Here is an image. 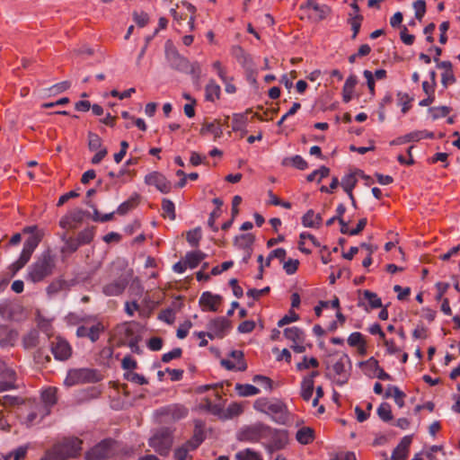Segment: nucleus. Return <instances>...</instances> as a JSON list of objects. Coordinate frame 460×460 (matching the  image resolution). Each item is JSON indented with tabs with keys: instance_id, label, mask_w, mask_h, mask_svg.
<instances>
[{
	"instance_id": "f257e3e1",
	"label": "nucleus",
	"mask_w": 460,
	"mask_h": 460,
	"mask_svg": "<svg viewBox=\"0 0 460 460\" xmlns=\"http://www.w3.org/2000/svg\"><path fill=\"white\" fill-rule=\"evenodd\" d=\"M56 268V255L50 249L42 252L28 267L25 279L39 283L52 275Z\"/></svg>"
},
{
	"instance_id": "f03ea898",
	"label": "nucleus",
	"mask_w": 460,
	"mask_h": 460,
	"mask_svg": "<svg viewBox=\"0 0 460 460\" xmlns=\"http://www.w3.org/2000/svg\"><path fill=\"white\" fill-rule=\"evenodd\" d=\"M253 407L256 411L269 415L278 424H286L289 415L286 404L278 399L259 398Z\"/></svg>"
},
{
	"instance_id": "7ed1b4c3",
	"label": "nucleus",
	"mask_w": 460,
	"mask_h": 460,
	"mask_svg": "<svg viewBox=\"0 0 460 460\" xmlns=\"http://www.w3.org/2000/svg\"><path fill=\"white\" fill-rule=\"evenodd\" d=\"M82 450V440L77 438H67L56 444L49 452L56 460H66L76 457Z\"/></svg>"
},
{
	"instance_id": "20e7f679",
	"label": "nucleus",
	"mask_w": 460,
	"mask_h": 460,
	"mask_svg": "<svg viewBox=\"0 0 460 460\" xmlns=\"http://www.w3.org/2000/svg\"><path fill=\"white\" fill-rule=\"evenodd\" d=\"M172 430L169 428L158 429L149 439V446L159 455L168 456L172 445Z\"/></svg>"
},
{
	"instance_id": "39448f33",
	"label": "nucleus",
	"mask_w": 460,
	"mask_h": 460,
	"mask_svg": "<svg viewBox=\"0 0 460 460\" xmlns=\"http://www.w3.org/2000/svg\"><path fill=\"white\" fill-rule=\"evenodd\" d=\"M270 427L263 423H255L253 425L243 428L237 435L240 441L258 442L261 438H268Z\"/></svg>"
},
{
	"instance_id": "423d86ee",
	"label": "nucleus",
	"mask_w": 460,
	"mask_h": 460,
	"mask_svg": "<svg viewBox=\"0 0 460 460\" xmlns=\"http://www.w3.org/2000/svg\"><path fill=\"white\" fill-rule=\"evenodd\" d=\"M99 381L96 370L90 368H78L70 370L65 379V385L73 386L77 384L95 383Z\"/></svg>"
},
{
	"instance_id": "0eeeda50",
	"label": "nucleus",
	"mask_w": 460,
	"mask_h": 460,
	"mask_svg": "<svg viewBox=\"0 0 460 460\" xmlns=\"http://www.w3.org/2000/svg\"><path fill=\"white\" fill-rule=\"evenodd\" d=\"M188 410L180 404H170L156 410L155 415L161 422L176 421L187 416Z\"/></svg>"
},
{
	"instance_id": "6e6552de",
	"label": "nucleus",
	"mask_w": 460,
	"mask_h": 460,
	"mask_svg": "<svg viewBox=\"0 0 460 460\" xmlns=\"http://www.w3.org/2000/svg\"><path fill=\"white\" fill-rule=\"evenodd\" d=\"M231 328L230 321L225 317H217L208 323L207 336L209 339L224 338Z\"/></svg>"
},
{
	"instance_id": "1a4fd4ad",
	"label": "nucleus",
	"mask_w": 460,
	"mask_h": 460,
	"mask_svg": "<svg viewBox=\"0 0 460 460\" xmlns=\"http://www.w3.org/2000/svg\"><path fill=\"white\" fill-rule=\"evenodd\" d=\"M268 438H270V442L266 446V449L270 454L274 451L283 449L288 442V433L283 429H274L270 428Z\"/></svg>"
},
{
	"instance_id": "9d476101",
	"label": "nucleus",
	"mask_w": 460,
	"mask_h": 460,
	"mask_svg": "<svg viewBox=\"0 0 460 460\" xmlns=\"http://www.w3.org/2000/svg\"><path fill=\"white\" fill-rule=\"evenodd\" d=\"M130 274H121L113 281L107 283L102 288V292L108 296H117L121 295L127 288Z\"/></svg>"
},
{
	"instance_id": "9b49d317",
	"label": "nucleus",
	"mask_w": 460,
	"mask_h": 460,
	"mask_svg": "<svg viewBox=\"0 0 460 460\" xmlns=\"http://www.w3.org/2000/svg\"><path fill=\"white\" fill-rule=\"evenodd\" d=\"M112 441L109 439L102 440L91 450L86 452V460H103L108 458L111 454Z\"/></svg>"
},
{
	"instance_id": "f8f14e48",
	"label": "nucleus",
	"mask_w": 460,
	"mask_h": 460,
	"mask_svg": "<svg viewBox=\"0 0 460 460\" xmlns=\"http://www.w3.org/2000/svg\"><path fill=\"white\" fill-rule=\"evenodd\" d=\"M51 352L57 360L65 361L71 357L72 348L66 340L58 337L51 342Z\"/></svg>"
},
{
	"instance_id": "ddd939ff",
	"label": "nucleus",
	"mask_w": 460,
	"mask_h": 460,
	"mask_svg": "<svg viewBox=\"0 0 460 460\" xmlns=\"http://www.w3.org/2000/svg\"><path fill=\"white\" fill-rule=\"evenodd\" d=\"M147 185L155 186L162 193H169L172 190V183L164 175L158 172H153L145 177Z\"/></svg>"
},
{
	"instance_id": "4468645a",
	"label": "nucleus",
	"mask_w": 460,
	"mask_h": 460,
	"mask_svg": "<svg viewBox=\"0 0 460 460\" xmlns=\"http://www.w3.org/2000/svg\"><path fill=\"white\" fill-rule=\"evenodd\" d=\"M166 58L172 68L180 72H188L190 62L188 59L181 56L176 50H167Z\"/></svg>"
},
{
	"instance_id": "2eb2a0df",
	"label": "nucleus",
	"mask_w": 460,
	"mask_h": 460,
	"mask_svg": "<svg viewBox=\"0 0 460 460\" xmlns=\"http://www.w3.org/2000/svg\"><path fill=\"white\" fill-rule=\"evenodd\" d=\"M222 297L219 295H213L211 292H203L199 297V305L204 311L216 312L221 304Z\"/></svg>"
},
{
	"instance_id": "dca6fc26",
	"label": "nucleus",
	"mask_w": 460,
	"mask_h": 460,
	"mask_svg": "<svg viewBox=\"0 0 460 460\" xmlns=\"http://www.w3.org/2000/svg\"><path fill=\"white\" fill-rule=\"evenodd\" d=\"M42 403H38L39 408L43 410V415H48L50 412L49 408L57 402V389L55 387H49L41 394Z\"/></svg>"
},
{
	"instance_id": "f3484780",
	"label": "nucleus",
	"mask_w": 460,
	"mask_h": 460,
	"mask_svg": "<svg viewBox=\"0 0 460 460\" xmlns=\"http://www.w3.org/2000/svg\"><path fill=\"white\" fill-rule=\"evenodd\" d=\"M103 327L101 323L94 324L91 327L82 325L76 329V336L79 338L87 337L92 342H95L99 339Z\"/></svg>"
},
{
	"instance_id": "a211bd4d",
	"label": "nucleus",
	"mask_w": 460,
	"mask_h": 460,
	"mask_svg": "<svg viewBox=\"0 0 460 460\" xmlns=\"http://www.w3.org/2000/svg\"><path fill=\"white\" fill-rule=\"evenodd\" d=\"M200 134H212L215 139H218L223 136V128L219 120L206 121L202 124Z\"/></svg>"
},
{
	"instance_id": "6ab92c4d",
	"label": "nucleus",
	"mask_w": 460,
	"mask_h": 460,
	"mask_svg": "<svg viewBox=\"0 0 460 460\" xmlns=\"http://www.w3.org/2000/svg\"><path fill=\"white\" fill-rule=\"evenodd\" d=\"M203 428L204 425L202 421L197 420L195 422L193 436L187 441V447H192V450H196L205 439Z\"/></svg>"
},
{
	"instance_id": "aec40b11",
	"label": "nucleus",
	"mask_w": 460,
	"mask_h": 460,
	"mask_svg": "<svg viewBox=\"0 0 460 460\" xmlns=\"http://www.w3.org/2000/svg\"><path fill=\"white\" fill-rule=\"evenodd\" d=\"M362 294L364 299H366L368 303V307L365 305L364 302L361 301V299L358 304L359 307H364L366 311H368L369 308L376 309L383 306L381 298L377 296L376 293H374L370 290H364Z\"/></svg>"
},
{
	"instance_id": "412c9836",
	"label": "nucleus",
	"mask_w": 460,
	"mask_h": 460,
	"mask_svg": "<svg viewBox=\"0 0 460 460\" xmlns=\"http://www.w3.org/2000/svg\"><path fill=\"white\" fill-rule=\"evenodd\" d=\"M332 368L336 376L349 373L351 369V359L349 355L343 353L340 358L332 365Z\"/></svg>"
},
{
	"instance_id": "4be33fe9",
	"label": "nucleus",
	"mask_w": 460,
	"mask_h": 460,
	"mask_svg": "<svg viewBox=\"0 0 460 460\" xmlns=\"http://www.w3.org/2000/svg\"><path fill=\"white\" fill-rule=\"evenodd\" d=\"M300 8H312L314 11L317 13L318 20L325 19L327 15L331 13V9L327 5L318 4L314 0H307L305 3L301 4Z\"/></svg>"
},
{
	"instance_id": "5701e85b",
	"label": "nucleus",
	"mask_w": 460,
	"mask_h": 460,
	"mask_svg": "<svg viewBox=\"0 0 460 460\" xmlns=\"http://www.w3.org/2000/svg\"><path fill=\"white\" fill-rule=\"evenodd\" d=\"M357 84L358 78L355 75H350L347 78L342 89V98L344 102H349L352 99L354 88Z\"/></svg>"
},
{
	"instance_id": "b1692460",
	"label": "nucleus",
	"mask_w": 460,
	"mask_h": 460,
	"mask_svg": "<svg viewBox=\"0 0 460 460\" xmlns=\"http://www.w3.org/2000/svg\"><path fill=\"white\" fill-rule=\"evenodd\" d=\"M322 216L315 214L313 209H309L302 217V224L305 227H319L322 223Z\"/></svg>"
},
{
	"instance_id": "393cba45",
	"label": "nucleus",
	"mask_w": 460,
	"mask_h": 460,
	"mask_svg": "<svg viewBox=\"0 0 460 460\" xmlns=\"http://www.w3.org/2000/svg\"><path fill=\"white\" fill-rule=\"evenodd\" d=\"M207 257V254L201 251H193L186 253L184 260L187 267L190 269L196 268L201 261Z\"/></svg>"
},
{
	"instance_id": "a878e982",
	"label": "nucleus",
	"mask_w": 460,
	"mask_h": 460,
	"mask_svg": "<svg viewBox=\"0 0 460 460\" xmlns=\"http://www.w3.org/2000/svg\"><path fill=\"white\" fill-rule=\"evenodd\" d=\"M284 335L288 340L291 341L293 343L305 342V332L296 326L286 328L284 330Z\"/></svg>"
},
{
	"instance_id": "bb28decb",
	"label": "nucleus",
	"mask_w": 460,
	"mask_h": 460,
	"mask_svg": "<svg viewBox=\"0 0 460 460\" xmlns=\"http://www.w3.org/2000/svg\"><path fill=\"white\" fill-rule=\"evenodd\" d=\"M281 164L283 166L292 165L293 167L301 171L305 170L308 166L307 162L301 155H296L291 157H285L282 160Z\"/></svg>"
},
{
	"instance_id": "cd10ccee",
	"label": "nucleus",
	"mask_w": 460,
	"mask_h": 460,
	"mask_svg": "<svg viewBox=\"0 0 460 460\" xmlns=\"http://www.w3.org/2000/svg\"><path fill=\"white\" fill-rule=\"evenodd\" d=\"M348 344L350 347H358L359 353L362 355L366 354V341L360 332H352L348 338Z\"/></svg>"
},
{
	"instance_id": "c85d7f7f",
	"label": "nucleus",
	"mask_w": 460,
	"mask_h": 460,
	"mask_svg": "<svg viewBox=\"0 0 460 460\" xmlns=\"http://www.w3.org/2000/svg\"><path fill=\"white\" fill-rule=\"evenodd\" d=\"M297 441L303 445H307L314 440V430L309 427H303L296 432Z\"/></svg>"
},
{
	"instance_id": "c756f323",
	"label": "nucleus",
	"mask_w": 460,
	"mask_h": 460,
	"mask_svg": "<svg viewBox=\"0 0 460 460\" xmlns=\"http://www.w3.org/2000/svg\"><path fill=\"white\" fill-rule=\"evenodd\" d=\"M235 391L240 396L243 397H248V396H253L260 393V389L256 386L249 384H236L235 385Z\"/></svg>"
},
{
	"instance_id": "7c9ffc66",
	"label": "nucleus",
	"mask_w": 460,
	"mask_h": 460,
	"mask_svg": "<svg viewBox=\"0 0 460 460\" xmlns=\"http://www.w3.org/2000/svg\"><path fill=\"white\" fill-rule=\"evenodd\" d=\"M255 237L252 234H242L235 237L234 245L240 249H249L253 243Z\"/></svg>"
},
{
	"instance_id": "2f4dec72",
	"label": "nucleus",
	"mask_w": 460,
	"mask_h": 460,
	"mask_svg": "<svg viewBox=\"0 0 460 460\" xmlns=\"http://www.w3.org/2000/svg\"><path fill=\"white\" fill-rule=\"evenodd\" d=\"M205 92L206 100L214 102L215 100L219 98L221 88L217 84H216L214 80H210L206 86Z\"/></svg>"
},
{
	"instance_id": "473e14b6",
	"label": "nucleus",
	"mask_w": 460,
	"mask_h": 460,
	"mask_svg": "<svg viewBox=\"0 0 460 460\" xmlns=\"http://www.w3.org/2000/svg\"><path fill=\"white\" fill-rule=\"evenodd\" d=\"M366 365L368 367H374L375 368V376L380 380H391L392 376L386 373L378 364V361L374 358H370Z\"/></svg>"
},
{
	"instance_id": "72a5a7b5",
	"label": "nucleus",
	"mask_w": 460,
	"mask_h": 460,
	"mask_svg": "<svg viewBox=\"0 0 460 460\" xmlns=\"http://www.w3.org/2000/svg\"><path fill=\"white\" fill-rule=\"evenodd\" d=\"M393 396L394 399V402L395 403L399 406V407H402L403 404H404V397H405V394L401 391L397 386H389L386 393H385V397L388 398V397H391Z\"/></svg>"
},
{
	"instance_id": "f704fd0d",
	"label": "nucleus",
	"mask_w": 460,
	"mask_h": 460,
	"mask_svg": "<svg viewBox=\"0 0 460 460\" xmlns=\"http://www.w3.org/2000/svg\"><path fill=\"white\" fill-rule=\"evenodd\" d=\"M40 333L37 330L30 331L22 340V343L25 349L35 348L39 344Z\"/></svg>"
},
{
	"instance_id": "c9c22d12",
	"label": "nucleus",
	"mask_w": 460,
	"mask_h": 460,
	"mask_svg": "<svg viewBox=\"0 0 460 460\" xmlns=\"http://www.w3.org/2000/svg\"><path fill=\"white\" fill-rule=\"evenodd\" d=\"M314 381L311 378H304L301 383V396L305 401H309L314 393Z\"/></svg>"
},
{
	"instance_id": "e433bc0d",
	"label": "nucleus",
	"mask_w": 460,
	"mask_h": 460,
	"mask_svg": "<svg viewBox=\"0 0 460 460\" xmlns=\"http://www.w3.org/2000/svg\"><path fill=\"white\" fill-rule=\"evenodd\" d=\"M66 282L63 279H55L53 280L46 288L47 294L49 296H53L59 293L60 291L66 288Z\"/></svg>"
},
{
	"instance_id": "4c0bfd02",
	"label": "nucleus",
	"mask_w": 460,
	"mask_h": 460,
	"mask_svg": "<svg viewBox=\"0 0 460 460\" xmlns=\"http://www.w3.org/2000/svg\"><path fill=\"white\" fill-rule=\"evenodd\" d=\"M235 458L236 460H262L261 454L251 448H246L237 452L235 454Z\"/></svg>"
},
{
	"instance_id": "58836bf2",
	"label": "nucleus",
	"mask_w": 460,
	"mask_h": 460,
	"mask_svg": "<svg viewBox=\"0 0 460 460\" xmlns=\"http://www.w3.org/2000/svg\"><path fill=\"white\" fill-rule=\"evenodd\" d=\"M193 451L192 447H187V441L175 448L173 452V457L175 460H188L190 456V452Z\"/></svg>"
},
{
	"instance_id": "ea45409f",
	"label": "nucleus",
	"mask_w": 460,
	"mask_h": 460,
	"mask_svg": "<svg viewBox=\"0 0 460 460\" xmlns=\"http://www.w3.org/2000/svg\"><path fill=\"white\" fill-rule=\"evenodd\" d=\"M247 124V118L245 114H234L232 121V128L234 131L243 130Z\"/></svg>"
},
{
	"instance_id": "a19ab883",
	"label": "nucleus",
	"mask_w": 460,
	"mask_h": 460,
	"mask_svg": "<svg viewBox=\"0 0 460 460\" xmlns=\"http://www.w3.org/2000/svg\"><path fill=\"white\" fill-rule=\"evenodd\" d=\"M119 334L120 335V339L124 344L129 342L131 338H137L139 336L137 334L136 331L128 325L121 327L119 331Z\"/></svg>"
},
{
	"instance_id": "79ce46f5",
	"label": "nucleus",
	"mask_w": 460,
	"mask_h": 460,
	"mask_svg": "<svg viewBox=\"0 0 460 460\" xmlns=\"http://www.w3.org/2000/svg\"><path fill=\"white\" fill-rule=\"evenodd\" d=\"M163 216L167 217L171 220L175 218V206L172 201L164 199L162 202Z\"/></svg>"
},
{
	"instance_id": "37998d69",
	"label": "nucleus",
	"mask_w": 460,
	"mask_h": 460,
	"mask_svg": "<svg viewBox=\"0 0 460 460\" xmlns=\"http://www.w3.org/2000/svg\"><path fill=\"white\" fill-rule=\"evenodd\" d=\"M363 20V16L361 14H356L353 15L352 13L349 14V22L351 26V30L353 31V34L351 38L354 40L356 39L358 33L359 32L361 22Z\"/></svg>"
},
{
	"instance_id": "c03bdc74",
	"label": "nucleus",
	"mask_w": 460,
	"mask_h": 460,
	"mask_svg": "<svg viewBox=\"0 0 460 460\" xmlns=\"http://www.w3.org/2000/svg\"><path fill=\"white\" fill-rule=\"evenodd\" d=\"M201 237H202L201 229L199 227H197V228L192 229L187 233L186 239H187V242L192 247H198Z\"/></svg>"
},
{
	"instance_id": "a18cd8bd",
	"label": "nucleus",
	"mask_w": 460,
	"mask_h": 460,
	"mask_svg": "<svg viewBox=\"0 0 460 460\" xmlns=\"http://www.w3.org/2000/svg\"><path fill=\"white\" fill-rule=\"evenodd\" d=\"M357 184V179L354 173H349L341 179V186L343 190L348 192H352V190Z\"/></svg>"
},
{
	"instance_id": "49530a36",
	"label": "nucleus",
	"mask_w": 460,
	"mask_h": 460,
	"mask_svg": "<svg viewBox=\"0 0 460 460\" xmlns=\"http://www.w3.org/2000/svg\"><path fill=\"white\" fill-rule=\"evenodd\" d=\"M46 415H43V410L39 408V404H36L34 408L27 414L26 423L28 426L32 425L40 417V420L43 419Z\"/></svg>"
},
{
	"instance_id": "de8ad7c7",
	"label": "nucleus",
	"mask_w": 460,
	"mask_h": 460,
	"mask_svg": "<svg viewBox=\"0 0 460 460\" xmlns=\"http://www.w3.org/2000/svg\"><path fill=\"white\" fill-rule=\"evenodd\" d=\"M201 407L214 415L219 414L223 409V406L220 403H214L208 398H205L202 401Z\"/></svg>"
},
{
	"instance_id": "09e8293b",
	"label": "nucleus",
	"mask_w": 460,
	"mask_h": 460,
	"mask_svg": "<svg viewBox=\"0 0 460 460\" xmlns=\"http://www.w3.org/2000/svg\"><path fill=\"white\" fill-rule=\"evenodd\" d=\"M88 146L91 151H97L102 149V138L95 133H88Z\"/></svg>"
},
{
	"instance_id": "8fccbe9b",
	"label": "nucleus",
	"mask_w": 460,
	"mask_h": 460,
	"mask_svg": "<svg viewBox=\"0 0 460 460\" xmlns=\"http://www.w3.org/2000/svg\"><path fill=\"white\" fill-rule=\"evenodd\" d=\"M415 11V18L421 22L426 13V2L424 0H416L412 3Z\"/></svg>"
},
{
	"instance_id": "3c124183",
	"label": "nucleus",
	"mask_w": 460,
	"mask_h": 460,
	"mask_svg": "<svg viewBox=\"0 0 460 460\" xmlns=\"http://www.w3.org/2000/svg\"><path fill=\"white\" fill-rule=\"evenodd\" d=\"M28 447L25 446L19 447L13 452L4 456V460H21L25 457Z\"/></svg>"
},
{
	"instance_id": "603ef678",
	"label": "nucleus",
	"mask_w": 460,
	"mask_h": 460,
	"mask_svg": "<svg viewBox=\"0 0 460 460\" xmlns=\"http://www.w3.org/2000/svg\"><path fill=\"white\" fill-rule=\"evenodd\" d=\"M377 414L379 418L384 421L391 420L393 418L391 406L386 402L381 403L380 406L377 408Z\"/></svg>"
},
{
	"instance_id": "864d4df0",
	"label": "nucleus",
	"mask_w": 460,
	"mask_h": 460,
	"mask_svg": "<svg viewBox=\"0 0 460 460\" xmlns=\"http://www.w3.org/2000/svg\"><path fill=\"white\" fill-rule=\"evenodd\" d=\"M62 240L65 242V245L62 247L61 252H75L80 246V243L76 239H66L64 235Z\"/></svg>"
},
{
	"instance_id": "5fc2aeb1",
	"label": "nucleus",
	"mask_w": 460,
	"mask_h": 460,
	"mask_svg": "<svg viewBox=\"0 0 460 460\" xmlns=\"http://www.w3.org/2000/svg\"><path fill=\"white\" fill-rule=\"evenodd\" d=\"M330 169L326 166H322L318 170H314L310 174L307 175L306 180L308 181H313L318 177V181H321L323 178H325L329 175Z\"/></svg>"
},
{
	"instance_id": "6e6d98bb",
	"label": "nucleus",
	"mask_w": 460,
	"mask_h": 460,
	"mask_svg": "<svg viewBox=\"0 0 460 460\" xmlns=\"http://www.w3.org/2000/svg\"><path fill=\"white\" fill-rule=\"evenodd\" d=\"M124 378L129 382L138 384V385H146L148 383L147 379L137 373L128 371L124 374Z\"/></svg>"
},
{
	"instance_id": "4d7b16f0",
	"label": "nucleus",
	"mask_w": 460,
	"mask_h": 460,
	"mask_svg": "<svg viewBox=\"0 0 460 460\" xmlns=\"http://www.w3.org/2000/svg\"><path fill=\"white\" fill-rule=\"evenodd\" d=\"M137 195L136 198H130L129 199L122 202L117 209V213L119 215H125L129 210H131L137 204Z\"/></svg>"
},
{
	"instance_id": "13d9d810",
	"label": "nucleus",
	"mask_w": 460,
	"mask_h": 460,
	"mask_svg": "<svg viewBox=\"0 0 460 460\" xmlns=\"http://www.w3.org/2000/svg\"><path fill=\"white\" fill-rule=\"evenodd\" d=\"M431 113L432 119H438L446 117L450 112V108L447 106L432 107L429 110Z\"/></svg>"
},
{
	"instance_id": "bf43d9fd",
	"label": "nucleus",
	"mask_w": 460,
	"mask_h": 460,
	"mask_svg": "<svg viewBox=\"0 0 460 460\" xmlns=\"http://www.w3.org/2000/svg\"><path fill=\"white\" fill-rule=\"evenodd\" d=\"M319 362L315 358H307L306 356L303 358V361L296 364V368L299 371L308 369L309 367H317Z\"/></svg>"
},
{
	"instance_id": "052dcab7",
	"label": "nucleus",
	"mask_w": 460,
	"mask_h": 460,
	"mask_svg": "<svg viewBox=\"0 0 460 460\" xmlns=\"http://www.w3.org/2000/svg\"><path fill=\"white\" fill-rule=\"evenodd\" d=\"M230 357L234 358L237 363L236 370L244 371L247 368V365L243 360V353L241 350H232Z\"/></svg>"
},
{
	"instance_id": "680f3d73",
	"label": "nucleus",
	"mask_w": 460,
	"mask_h": 460,
	"mask_svg": "<svg viewBox=\"0 0 460 460\" xmlns=\"http://www.w3.org/2000/svg\"><path fill=\"white\" fill-rule=\"evenodd\" d=\"M397 101L398 105L402 106V112L405 114L411 108L409 103L411 102V99L407 93L399 92L397 93Z\"/></svg>"
},
{
	"instance_id": "e2e57ef3",
	"label": "nucleus",
	"mask_w": 460,
	"mask_h": 460,
	"mask_svg": "<svg viewBox=\"0 0 460 460\" xmlns=\"http://www.w3.org/2000/svg\"><path fill=\"white\" fill-rule=\"evenodd\" d=\"M286 250L283 248H278L273 251H271L266 260L265 266L269 267L270 265L271 260H275V258L279 259L280 261H283L286 257Z\"/></svg>"
},
{
	"instance_id": "0e129e2a",
	"label": "nucleus",
	"mask_w": 460,
	"mask_h": 460,
	"mask_svg": "<svg viewBox=\"0 0 460 460\" xmlns=\"http://www.w3.org/2000/svg\"><path fill=\"white\" fill-rule=\"evenodd\" d=\"M93 238V232L91 229H84L81 231L77 235V242L80 243V246L90 243Z\"/></svg>"
},
{
	"instance_id": "69168bd1",
	"label": "nucleus",
	"mask_w": 460,
	"mask_h": 460,
	"mask_svg": "<svg viewBox=\"0 0 460 460\" xmlns=\"http://www.w3.org/2000/svg\"><path fill=\"white\" fill-rule=\"evenodd\" d=\"M41 241V235L40 234H34L30 235L23 243V246L35 251L37 246Z\"/></svg>"
},
{
	"instance_id": "338daca9",
	"label": "nucleus",
	"mask_w": 460,
	"mask_h": 460,
	"mask_svg": "<svg viewBox=\"0 0 460 460\" xmlns=\"http://www.w3.org/2000/svg\"><path fill=\"white\" fill-rule=\"evenodd\" d=\"M252 381L257 385L262 386L266 390H271L272 381L269 377L261 375H256L253 376Z\"/></svg>"
},
{
	"instance_id": "774afa93",
	"label": "nucleus",
	"mask_w": 460,
	"mask_h": 460,
	"mask_svg": "<svg viewBox=\"0 0 460 460\" xmlns=\"http://www.w3.org/2000/svg\"><path fill=\"white\" fill-rule=\"evenodd\" d=\"M133 20L139 27H145L149 22V16L145 12H134Z\"/></svg>"
}]
</instances>
